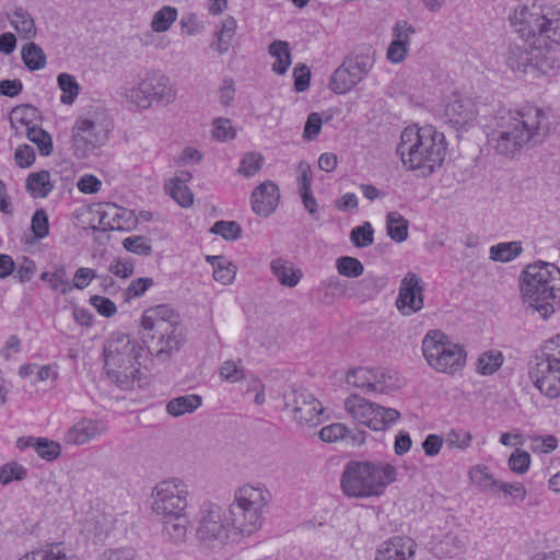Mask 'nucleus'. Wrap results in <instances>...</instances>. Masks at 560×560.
Listing matches in <instances>:
<instances>
[{
	"label": "nucleus",
	"mask_w": 560,
	"mask_h": 560,
	"mask_svg": "<svg viewBox=\"0 0 560 560\" xmlns=\"http://www.w3.org/2000/svg\"><path fill=\"white\" fill-rule=\"evenodd\" d=\"M270 501V491L257 483L238 488L228 511L213 503L203 504L196 527L199 546L219 552L252 536L261 528Z\"/></svg>",
	"instance_id": "f257e3e1"
},
{
	"label": "nucleus",
	"mask_w": 560,
	"mask_h": 560,
	"mask_svg": "<svg viewBox=\"0 0 560 560\" xmlns=\"http://www.w3.org/2000/svg\"><path fill=\"white\" fill-rule=\"evenodd\" d=\"M487 139L497 153L513 156L525 145H537L550 131L547 114L536 107L524 110L499 108L487 124Z\"/></svg>",
	"instance_id": "f03ea898"
},
{
	"label": "nucleus",
	"mask_w": 560,
	"mask_h": 560,
	"mask_svg": "<svg viewBox=\"0 0 560 560\" xmlns=\"http://www.w3.org/2000/svg\"><path fill=\"white\" fill-rule=\"evenodd\" d=\"M139 335L147 351L162 363L178 352L185 342L180 316L167 304L143 312Z\"/></svg>",
	"instance_id": "7ed1b4c3"
},
{
	"label": "nucleus",
	"mask_w": 560,
	"mask_h": 560,
	"mask_svg": "<svg viewBox=\"0 0 560 560\" xmlns=\"http://www.w3.org/2000/svg\"><path fill=\"white\" fill-rule=\"evenodd\" d=\"M446 149L444 133L430 125H413L402 130L397 153L406 168L419 170L423 176H429L441 167Z\"/></svg>",
	"instance_id": "20e7f679"
},
{
	"label": "nucleus",
	"mask_w": 560,
	"mask_h": 560,
	"mask_svg": "<svg viewBox=\"0 0 560 560\" xmlns=\"http://www.w3.org/2000/svg\"><path fill=\"white\" fill-rule=\"evenodd\" d=\"M521 291L541 318H549L560 305V269L551 262L529 264L521 275Z\"/></svg>",
	"instance_id": "39448f33"
},
{
	"label": "nucleus",
	"mask_w": 560,
	"mask_h": 560,
	"mask_svg": "<svg viewBox=\"0 0 560 560\" xmlns=\"http://www.w3.org/2000/svg\"><path fill=\"white\" fill-rule=\"evenodd\" d=\"M396 476L397 469L389 463L351 460L345 466L340 487L349 498L378 497Z\"/></svg>",
	"instance_id": "423d86ee"
},
{
	"label": "nucleus",
	"mask_w": 560,
	"mask_h": 560,
	"mask_svg": "<svg viewBox=\"0 0 560 560\" xmlns=\"http://www.w3.org/2000/svg\"><path fill=\"white\" fill-rule=\"evenodd\" d=\"M517 32L539 44L560 46V9L551 4H520L511 18Z\"/></svg>",
	"instance_id": "0eeeda50"
},
{
	"label": "nucleus",
	"mask_w": 560,
	"mask_h": 560,
	"mask_svg": "<svg viewBox=\"0 0 560 560\" xmlns=\"http://www.w3.org/2000/svg\"><path fill=\"white\" fill-rule=\"evenodd\" d=\"M143 351V347L129 335L113 332L103 350L107 375L118 383H126L128 388L139 373Z\"/></svg>",
	"instance_id": "6e6552de"
},
{
	"label": "nucleus",
	"mask_w": 560,
	"mask_h": 560,
	"mask_svg": "<svg viewBox=\"0 0 560 560\" xmlns=\"http://www.w3.org/2000/svg\"><path fill=\"white\" fill-rule=\"evenodd\" d=\"M528 375L546 397H560V334L551 338L529 361Z\"/></svg>",
	"instance_id": "1a4fd4ad"
},
{
	"label": "nucleus",
	"mask_w": 560,
	"mask_h": 560,
	"mask_svg": "<svg viewBox=\"0 0 560 560\" xmlns=\"http://www.w3.org/2000/svg\"><path fill=\"white\" fill-rule=\"evenodd\" d=\"M428 364L439 373L454 374L465 364L466 353L441 330H430L422 340Z\"/></svg>",
	"instance_id": "9d476101"
},
{
	"label": "nucleus",
	"mask_w": 560,
	"mask_h": 560,
	"mask_svg": "<svg viewBox=\"0 0 560 560\" xmlns=\"http://www.w3.org/2000/svg\"><path fill=\"white\" fill-rule=\"evenodd\" d=\"M152 512L160 518L185 514L188 505V489L178 478L160 481L152 490Z\"/></svg>",
	"instance_id": "9b49d317"
},
{
	"label": "nucleus",
	"mask_w": 560,
	"mask_h": 560,
	"mask_svg": "<svg viewBox=\"0 0 560 560\" xmlns=\"http://www.w3.org/2000/svg\"><path fill=\"white\" fill-rule=\"evenodd\" d=\"M345 408L355 421L374 431L387 429L400 417L398 410L385 408L355 394L345 400Z\"/></svg>",
	"instance_id": "f8f14e48"
},
{
	"label": "nucleus",
	"mask_w": 560,
	"mask_h": 560,
	"mask_svg": "<svg viewBox=\"0 0 560 560\" xmlns=\"http://www.w3.org/2000/svg\"><path fill=\"white\" fill-rule=\"evenodd\" d=\"M283 400L285 408L291 410L299 423L317 425L320 422L324 408L307 389L291 387L284 392Z\"/></svg>",
	"instance_id": "ddd939ff"
},
{
	"label": "nucleus",
	"mask_w": 560,
	"mask_h": 560,
	"mask_svg": "<svg viewBox=\"0 0 560 560\" xmlns=\"http://www.w3.org/2000/svg\"><path fill=\"white\" fill-rule=\"evenodd\" d=\"M109 130L92 119L79 117L72 128V143L78 158H86L108 140Z\"/></svg>",
	"instance_id": "4468645a"
},
{
	"label": "nucleus",
	"mask_w": 560,
	"mask_h": 560,
	"mask_svg": "<svg viewBox=\"0 0 560 560\" xmlns=\"http://www.w3.org/2000/svg\"><path fill=\"white\" fill-rule=\"evenodd\" d=\"M424 287L421 278L408 271L400 281L396 306L404 316L418 313L423 307Z\"/></svg>",
	"instance_id": "2eb2a0df"
},
{
	"label": "nucleus",
	"mask_w": 560,
	"mask_h": 560,
	"mask_svg": "<svg viewBox=\"0 0 560 560\" xmlns=\"http://www.w3.org/2000/svg\"><path fill=\"white\" fill-rule=\"evenodd\" d=\"M388 380H390V376L387 375L384 369L363 366L353 369L346 375V381L349 385L363 389L365 394L385 393L388 388Z\"/></svg>",
	"instance_id": "dca6fc26"
},
{
	"label": "nucleus",
	"mask_w": 560,
	"mask_h": 560,
	"mask_svg": "<svg viewBox=\"0 0 560 560\" xmlns=\"http://www.w3.org/2000/svg\"><path fill=\"white\" fill-rule=\"evenodd\" d=\"M416 547L410 537L394 536L380 545L375 560H412Z\"/></svg>",
	"instance_id": "f3484780"
},
{
	"label": "nucleus",
	"mask_w": 560,
	"mask_h": 560,
	"mask_svg": "<svg viewBox=\"0 0 560 560\" xmlns=\"http://www.w3.org/2000/svg\"><path fill=\"white\" fill-rule=\"evenodd\" d=\"M445 116L454 127H464L476 118V104L468 96L453 94L445 106Z\"/></svg>",
	"instance_id": "a211bd4d"
},
{
	"label": "nucleus",
	"mask_w": 560,
	"mask_h": 560,
	"mask_svg": "<svg viewBox=\"0 0 560 560\" xmlns=\"http://www.w3.org/2000/svg\"><path fill=\"white\" fill-rule=\"evenodd\" d=\"M279 196L277 185L271 180H266L257 186L252 194L253 211L259 215L268 217L276 210Z\"/></svg>",
	"instance_id": "6ab92c4d"
},
{
	"label": "nucleus",
	"mask_w": 560,
	"mask_h": 560,
	"mask_svg": "<svg viewBox=\"0 0 560 560\" xmlns=\"http://www.w3.org/2000/svg\"><path fill=\"white\" fill-rule=\"evenodd\" d=\"M106 428L97 420L83 418L66 433L65 441L72 445H82L105 433Z\"/></svg>",
	"instance_id": "aec40b11"
},
{
	"label": "nucleus",
	"mask_w": 560,
	"mask_h": 560,
	"mask_svg": "<svg viewBox=\"0 0 560 560\" xmlns=\"http://www.w3.org/2000/svg\"><path fill=\"white\" fill-rule=\"evenodd\" d=\"M100 223L109 230L129 231L136 224V218L129 210L107 203L101 212Z\"/></svg>",
	"instance_id": "412c9836"
},
{
	"label": "nucleus",
	"mask_w": 560,
	"mask_h": 560,
	"mask_svg": "<svg viewBox=\"0 0 560 560\" xmlns=\"http://www.w3.org/2000/svg\"><path fill=\"white\" fill-rule=\"evenodd\" d=\"M560 68L558 46L551 44H539L534 42V55L532 69L547 74L550 70Z\"/></svg>",
	"instance_id": "4be33fe9"
},
{
	"label": "nucleus",
	"mask_w": 560,
	"mask_h": 560,
	"mask_svg": "<svg viewBox=\"0 0 560 560\" xmlns=\"http://www.w3.org/2000/svg\"><path fill=\"white\" fill-rule=\"evenodd\" d=\"M150 84L151 101L162 105H168L175 100V92L167 77L161 73H153L145 77Z\"/></svg>",
	"instance_id": "5701e85b"
},
{
	"label": "nucleus",
	"mask_w": 560,
	"mask_h": 560,
	"mask_svg": "<svg viewBox=\"0 0 560 560\" xmlns=\"http://www.w3.org/2000/svg\"><path fill=\"white\" fill-rule=\"evenodd\" d=\"M534 55V42L532 44H524L523 46L513 44L510 45L506 62L508 66L514 71L527 72L532 69Z\"/></svg>",
	"instance_id": "b1692460"
},
{
	"label": "nucleus",
	"mask_w": 560,
	"mask_h": 560,
	"mask_svg": "<svg viewBox=\"0 0 560 560\" xmlns=\"http://www.w3.org/2000/svg\"><path fill=\"white\" fill-rule=\"evenodd\" d=\"M162 523V535L174 544H180L186 539L189 520L187 514L160 518Z\"/></svg>",
	"instance_id": "393cba45"
},
{
	"label": "nucleus",
	"mask_w": 560,
	"mask_h": 560,
	"mask_svg": "<svg viewBox=\"0 0 560 560\" xmlns=\"http://www.w3.org/2000/svg\"><path fill=\"white\" fill-rule=\"evenodd\" d=\"M361 80L347 67L343 61L331 74L329 80V89L335 94H346L351 91Z\"/></svg>",
	"instance_id": "a878e982"
},
{
	"label": "nucleus",
	"mask_w": 560,
	"mask_h": 560,
	"mask_svg": "<svg viewBox=\"0 0 560 560\" xmlns=\"http://www.w3.org/2000/svg\"><path fill=\"white\" fill-rule=\"evenodd\" d=\"M343 61L362 81L374 65V51L370 46L362 47L347 56Z\"/></svg>",
	"instance_id": "bb28decb"
},
{
	"label": "nucleus",
	"mask_w": 560,
	"mask_h": 560,
	"mask_svg": "<svg viewBox=\"0 0 560 560\" xmlns=\"http://www.w3.org/2000/svg\"><path fill=\"white\" fill-rule=\"evenodd\" d=\"M270 269L278 281L289 288L295 287L303 273L300 269H295L293 264L282 258L273 259L270 262Z\"/></svg>",
	"instance_id": "cd10ccee"
},
{
	"label": "nucleus",
	"mask_w": 560,
	"mask_h": 560,
	"mask_svg": "<svg viewBox=\"0 0 560 560\" xmlns=\"http://www.w3.org/2000/svg\"><path fill=\"white\" fill-rule=\"evenodd\" d=\"M25 188L33 198L47 197L54 190V185L50 180V173L43 170L28 174Z\"/></svg>",
	"instance_id": "c85d7f7f"
},
{
	"label": "nucleus",
	"mask_w": 560,
	"mask_h": 560,
	"mask_svg": "<svg viewBox=\"0 0 560 560\" xmlns=\"http://www.w3.org/2000/svg\"><path fill=\"white\" fill-rule=\"evenodd\" d=\"M237 27L236 20L233 16H226L214 33V39L210 47L217 50L220 55L225 54L232 43Z\"/></svg>",
	"instance_id": "c756f323"
},
{
	"label": "nucleus",
	"mask_w": 560,
	"mask_h": 560,
	"mask_svg": "<svg viewBox=\"0 0 560 560\" xmlns=\"http://www.w3.org/2000/svg\"><path fill=\"white\" fill-rule=\"evenodd\" d=\"M8 19L23 39H31L36 35L34 19L26 9L16 8L11 14H8Z\"/></svg>",
	"instance_id": "7c9ffc66"
},
{
	"label": "nucleus",
	"mask_w": 560,
	"mask_h": 560,
	"mask_svg": "<svg viewBox=\"0 0 560 560\" xmlns=\"http://www.w3.org/2000/svg\"><path fill=\"white\" fill-rule=\"evenodd\" d=\"M190 177L191 175L189 173H185L183 177L173 178L166 185L170 196L184 208L190 207L194 202V195L185 184Z\"/></svg>",
	"instance_id": "2f4dec72"
},
{
	"label": "nucleus",
	"mask_w": 560,
	"mask_h": 560,
	"mask_svg": "<svg viewBox=\"0 0 560 560\" xmlns=\"http://www.w3.org/2000/svg\"><path fill=\"white\" fill-rule=\"evenodd\" d=\"M268 52L276 58V61L272 63V71L279 75H283L291 65L289 43L275 40L269 45Z\"/></svg>",
	"instance_id": "473e14b6"
},
{
	"label": "nucleus",
	"mask_w": 560,
	"mask_h": 560,
	"mask_svg": "<svg viewBox=\"0 0 560 560\" xmlns=\"http://www.w3.org/2000/svg\"><path fill=\"white\" fill-rule=\"evenodd\" d=\"M202 399L199 395L189 394L171 399L166 405V411L173 417L194 412L201 406Z\"/></svg>",
	"instance_id": "72a5a7b5"
},
{
	"label": "nucleus",
	"mask_w": 560,
	"mask_h": 560,
	"mask_svg": "<svg viewBox=\"0 0 560 560\" xmlns=\"http://www.w3.org/2000/svg\"><path fill=\"white\" fill-rule=\"evenodd\" d=\"M38 117V110L35 106L30 104H23L14 107L10 114V122L14 129H19V126L25 127L26 131L28 127L36 126L35 121Z\"/></svg>",
	"instance_id": "f704fd0d"
},
{
	"label": "nucleus",
	"mask_w": 560,
	"mask_h": 560,
	"mask_svg": "<svg viewBox=\"0 0 560 560\" xmlns=\"http://www.w3.org/2000/svg\"><path fill=\"white\" fill-rule=\"evenodd\" d=\"M471 482L485 492H494L499 480L485 465L472 466L468 472Z\"/></svg>",
	"instance_id": "c9c22d12"
},
{
	"label": "nucleus",
	"mask_w": 560,
	"mask_h": 560,
	"mask_svg": "<svg viewBox=\"0 0 560 560\" xmlns=\"http://www.w3.org/2000/svg\"><path fill=\"white\" fill-rule=\"evenodd\" d=\"M523 252L522 243L503 242L490 247V259L500 262H510L518 257Z\"/></svg>",
	"instance_id": "e433bc0d"
},
{
	"label": "nucleus",
	"mask_w": 560,
	"mask_h": 560,
	"mask_svg": "<svg viewBox=\"0 0 560 560\" xmlns=\"http://www.w3.org/2000/svg\"><path fill=\"white\" fill-rule=\"evenodd\" d=\"M408 221L397 211L388 212L386 215L387 235L395 242L401 243L408 237Z\"/></svg>",
	"instance_id": "4c0bfd02"
},
{
	"label": "nucleus",
	"mask_w": 560,
	"mask_h": 560,
	"mask_svg": "<svg viewBox=\"0 0 560 560\" xmlns=\"http://www.w3.org/2000/svg\"><path fill=\"white\" fill-rule=\"evenodd\" d=\"M22 60L31 71L40 70L46 66V55L42 47L31 42L22 48Z\"/></svg>",
	"instance_id": "58836bf2"
},
{
	"label": "nucleus",
	"mask_w": 560,
	"mask_h": 560,
	"mask_svg": "<svg viewBox=\"0 0 560 560\" xmlns=\"http://www.w3.org/2000/svg\"><path fill=\"white\" fill-rule=\"evenodd\" d=\"M126 98L138 108L145 109L152 105L150 84L144 78L136 86L126 91Z\"/></svg>",
	"instance_id": "ea45409f"
},
{
	"label": "nucleus",
	"mask_w": 560,
	"mask_h": 560,
	"mask_svg": "<svg viewBox=\"0 0 560 560\" xmlns=\"http://www.w3.org/2000/svg\"><path fill=\"white\" fill-rule=\"evenodd\" d=\"M503 364V354L500 351H486L477 361V371L481 375H492Z\"/></svg>",
	"instance_id": "a19ab883"
},
{
	"label": "nucleus",
	"mask_w": 560,
	"mask_h": 560,
	"mask_svg": "<svg viewBox=\"0 0 560 560\" xmlns=\"http://www.w3.org/2000/svg\"><path fill=\"white\" fill-rule=\"evenodd\" d=\"M58 85L62 91L60 102L66 105H71L80 92V85L75 78L69 73H60L57 78Z\"/></svg>",
	"instance_id": "79ce46f5"
},
{
	"label": "nucleus",
	"mask_w": 560,
	"mask_h": 560,
	"mask_svg": "<svg viewBox=\"0 0 560 560\" xmlns=\"http://www.w3.org/2000/svg\"><path fill=\"white\" fill-rule=\"evenodd\" d=\"M208 260L211 261L214 268L213 278L215 281L229 284L234 280L235 267L228 262L222 256L208 257Z\"/></svg>",
	"instance_id": "37998d69"
},
{
	"label": "nucleus",
	"mask_w": 560,
	"mask_h": 560,
	"mask_svg": "<svg viewBox=\"0 0 560 560\" xmlns=\"http://www.w3.org/2000/svg\"><path fill=\"white\" fill-rule=\"evenodd\" d=\"M177 19V10L170 5H164L156 11L151 21V28L156 33L166 32Z\"/></svg>",
	"instance_id": "c03bdc74"
},
{
	"label": "nucleus",
	"mask_w": 560,
	"mask_h": 560,
	"mask_svg": "<svg viewBox=\"0 0 560 560\" xmlns=\"http://www.w3.org/2000/svg\"><path fill=\"white\" fill-rule=\"evenodd\" d=\"M26 137L30 141L34 142L40 154L48 156L52 152V139L48 132L38 128L37 126L28 127Z\"/></svg>",
	"instance_id": "a18cd8bd"
},
{
	"label": "nucleus",
	"mask_w": 560,
	"mask_h": 560,
	"mask_svg": "<svg viewBox=\"0 0 560 560\" xmlns=\"http://www.w3.org/2000/svg\"><path fill=\"white\" fill-rule=\"evenodd\" d=\"M336 268L339 275L348 278H358L364 271L362 262L358 258L350 256L339 257L336 260Z\"/></svg>",
	"instance_id": "49530a36"
},
{
	"label": "nucleus",
	"mask_w": 560,
	"mask_h": 560,
	"mask_svg": "<svg viewBox=\"0 0 560 560\" xmlns=\"http://www.w3.org/2000/svg\"><path fill=\"white\" fill-rule=\"evenodd\" d=\"M20 560H78L67 557L59 545H52L46 549L35 550L26 553Z\"/></svg>",
	"instance_id": "de8ad7c7"
},
{
	"label": "nucleus",
	"mask_w": 560,
	"mask_h": 560,
	"mask_svg": "<svg viewBox=\"0 0 560 560\" xmlns=\"http://www.w3.org/2000/svg\"><path fill=\"white\" fill-rule=\"evenodd\" d=\"M35 452L40 458L47 462H52L60 456L61 446L58 442L47 438H37Z\"/></svg>",
	"instance_id": "09e8293b"
},
{
	"label": "nucleus",
	"mask_w": 560,
	"mask_h": 560,
	"mask_svg": "<svg viewBox=\"0 0 560 560\" xmlns=\"http://www.w3.org/2000/svg\"><path fill=\"white\" fill-rule=\"evenodd\" d=\"M31 230L35 240H43L49 234V220L44 209H37L32 215Z\"/></svg>",
	"instance_id": "8fccbe9b"
},
{
	"label": "nucleus",
	"mask_w": 560,
	"mask_h": 560,
	"mask_svg": "<svg viewBox=\"0 0 560 560\" xmlns=\"http://www.w3.org/2000/svg\"><path fill=\"white\" fill-rule=\"evenodd\" d=\"M373 228L370 222L355 226L350 232V240L357 247H368L373 244Z\"/></svg>",
	"instance_id": "3c124183"
},
{
	"label": "nucleus",
	"mask_w": 560,
	"mask_h": 560,
	"mask_svg": "<svg viewBox=\"0 0 560 560\" xmlns=\"http://www.w3.org/2000/svg\"><path fill=\"white\" fill-rule=\"evenodd\" d=\"M210 232L221 235L226 241H235L241 236L242 229L235 221H218L212 225Z\"/></svg>",
	"instance_id": "603ef678"
},
{
	"label": "nucleus",
	"mask_w": 560,
	"mask_h": 560,
	"mask_svg": "<svg viewBox=\"0 0 560 560\" xmlns=\"http://www.w3.org/2000/svg\"><path fill=\"white\" fill-rule=\"evenodd\" d=\"M264 158L259 153L249 152L246 153L240 164L238 172L245 177L255 175L262 166Z\"/></svg>",
	"instance_id": "864d4df0"
},
{
	"label": "nucleus",
	"mask_w": 560,
	"mask_h": 560,
	"mask_svg": "<svg viewBox=\"0 0 560 560\" xmlns=\"http://www.w3.org/2000/svg\"><path fill=\"white\" fill-rule=\"evenodd\" d=\"M493 493H503L515 502H523L526 498V489L522 482H504L499 480Z\"/></svg>",
	"instance_id": "5fc2aeb1"
},
{
	"label": "nucleus",
	"mask_w": 560,
	"mask_h": 560,
	"mask_svg": "<svg viewBox=\"0 0 560 560\" xmlns=\"http://www.w3.org/2000/svg\"><path fill=\"white\" fill-rule=\"evenodd\" d=\"M122 245L126 250L137 255L149 256L152 253L149 240L143 235L129 236L124 240Z\"/></svg>",
	"instance_id": "6e6d98bb"
},
{
	"label": "nucleus",
	"mask_w": 560,
	"mask_h": 560,
	"mask_svg": "<svg viewBox=\"0 0 560 560\" xmlns=\"http://www.w3.org/2000/svg\"><path fill=\"white\" fill-rule=\"evenodd\" d=\"M509 468L518 475L525 474L529 469L530 455L528 452L516 448L509 457Z\"/></svg>",
	"instance_id": "4d7b16f0"
},
{
	"label": "nucleus",
	"mask_w": 560,
	"mask_h": 560,
	"mask_svg": "<svg viewBox=\"0 0 560 560\" xmlns=\"http://www.w3.org/2000/svg\"><path fill=\"white\" fill-rule=\"evenodd\" d=\"M26 475V468L18 463H10L0 467V482L2 485H8L13 480H23Z\"/></svg>",
	"instance_id": "13d9d810"
},
{
	"label": "nucleus",
	"mask_w": 560,
	"mask_h": 560,
	"mask_svg": "<svg viewBox=\"0 0 560 560\" xmlns=\"http://www.w3.org/2000/svg\"><path fill=\"white\" fill-rule=\"evenodd\" d=\"M49 288L52 291L59 292L62 295L68 294L73 289V285L67 278V271L65 266L60 265L56 267Z\"/></svg>",
	"instance_id": "bf43d9fd"
},
{
	"label": "nucleus",
	"mask_w": 560,
	"mask_h": 560,
	"mask_svg": "<svg viewBox=\"0 0 560 560\" xmlns=\"http://www.w3.org/2000/svg\"><path fill=\"white\" fill-rule=\"evenodd\" d=\"M348 429L342 423H332L320 429L319 438L327 443L336 442L340 439H348Z\"/></svg>",
	"instance_id": "052dcab7"
},
{
	"label": "nucleus",
	"mask_w": 560,
	"mask_h": 560,
	"mask_svg": "<svg viewBox=\"0 0 560 560\" xmlns=\"http://www.w3.org/2000/svg\"><path fill=\"white\" fill-rule=\"evenodd\" d=\"M98 560H138V556L131 547L110 548L103 551Z\"/></svg>",
	"instance_id": "680f3d73"
},
{
	"label": "nucleus",
	"mask_w": 560,
	"mask_h": 560,
	"mask_svg": "<svg viewBox=\"0 0 560 560\" xmlns=\"http://www.w3.org/2000/svg\"><path fill=\"white\" fill-rule=\"evenodd\" d=\"M220 376L228 382L235 383L243 380L244 369L238 366L234 361L228 360L220 368Z\"/></svg>",
	"instance_id": "e2e57ef3"
},
{
	"label": "nucleus",
	"mask_w": 560,
	"mask_h": 560,
	"mask_svg": "<svg viewBox=\"0 0 560 560\" xmlns=\"http://www.w3.org/2000/svg\"><path fill=\"white\" fill-rule=\"evenodd\" d=\"M416 33L415 27L405 20H399L393 27V39L398 40L409 47L410 38Z\"/></svg>",
	"instance_id": "0e129e2a"
},
{
	"label": "nucleus",
	"mask_w": 560,
	"mask_h": 560,
	"mask_svg": "<svg viewBox=\"0 0 560 560\" xmlns=\"http://www.w3.org/2000/svg\"><path fill=\"white\" fill-rule=\"evenodd\" d=\"M90 304L97 310V312L105 316L112 317L117 313V307L115 303L108 298H104L101 295H92L90 298Z\"/></svg>",
	"instance_id": "69168bd1"
},
{
	"label": "nucleus",
	"mask_w": 560,
	"mask_h": 560,
	"mask_svg": "<svg viewBox=\"0 0 560 560\" xmlns=\"http://www.w3.org/2000/svg\"><path fill=\"white\" fill-rule=\"evenodd\" d=\"M359 285L363 295L373 298L385 287V280L383 278L366 277L360 281Z\"/></svg>",
	"instance_id": "338daca9"
},
{
	"label": "nucleus",
	"mask_w": 560,
	"mask_h": 560,
	"mask_svg": "<svg viewBox=\"0 0 560 560\" xmlns=\"http://www.w3.org/2000/svg\"><path fill=\"white\" fill-rule=\"evenodd\" d=\"M213 137L218 140L224 141L228 139H233L235 137V131L232 128L231 121L225 118H217L213 121Z\"/></svg>",
	"instance_id": "774afa93"
}]
</instances>
